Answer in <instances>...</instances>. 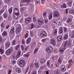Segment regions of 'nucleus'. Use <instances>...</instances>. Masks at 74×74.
Instances as JSON below:
<instances>
[{"mask_svg":"<svg viewBox=\"0 0 74 74\" xmlns=\"http://www.w3.org/2000/svg\"><path fill=\"white\" fill-rule=\"evenodd\" d=\"M30 35L32 37H34V33L32 31H30Z\"/></svg>","mask_w":74,"mask_h":74,"instance_id":"b1692460","label":"nucleus"},{"mask_svg":"<svg viewBox=\"0 0 74 74\" xmlns=\"http://www.w3.org/2000/svg\"><path fill=\"white\" fill-rule=\"evenodd\" d=\"M45 23H47L48 22V20L47 19H45Z\"/></svg>","mask_w":74,"mask_h":74,"instance_id":"6e6d98bb","label":"nucleus"},{"mask_svg":"<svg viewBox=\"0 0 74 74\" xmlns=\"http://www.w3.org/2000/svg\"><path fill=\"white\" fill-rule=\"evenodd\" d=\"M16 71L17 73H20L21 72V69L19 68H17L16 69Z\"/></svg>","mask_w":74,"mask_h":74,"instance_id":"ddd939ff","label":"nucleus"},{"mask_svg":"<svg viewBox=\"0 0 74 74\" xmlns=\"http://www.w3.org/2000/svg\"><path fill=\"white\" fill-rule=\"evenodd\" d=\"M19 9L17 8H15L14 10V14H15V15H19Z\"/></svg>","mask_w":74,"mask_h":74,"instance_id":"f03ea898","label":"nucleus"},{"mask_svg":"<svg viewBox=\"0 0 74 74\" xmlns=\"http://www.w3.org/2000/svg\"><path fill=\"white\" fill-rule=\"evenodd\" d=\"M10 46V42H8L5 44V47L8 48Z\"/></svg>","mask_w":74,"mask_h":74,"instance_id":"f8f14e48","label":"nucleus"},{"mask_svg":"<svg viewBox=\"0 0 74 74\" xmlns=\"http://www.w3.org/2000/svg\"><path fill=\"white\" fill-rule=\"evenodd\" d=\"M65 49V48L64 49V48H62V49H61L60 50V52H61V53H63L64 52V50Z\"/></svg>","mask_w":74,"mask_h":74,"instance_id":"e433bc0d","label":"nucleus"},{"mask_svg":"<svg viewBox=\"0 0 74 74\" xmlns=\"http://www.w3.org/2000/svg\"><path fill=\"white\" fill-rule=\"evenodd\" d=\"M3 36H6L7 35V33L5 31H4L2 33Z\"/></svg>","mask_w":74,"mask_h":74,"instance_id":"a19ab883","label":"nucleus"},{"mask_svg":"<svg viewBox=\"0 0 74 74\" xmlns=\"http://www.w3.org/2000/svg\"><path fill=\"white\" fill-rule=\"evenodd\" d=\"M1 26L3 28V27H4V23H2L1 24Z\"/></svg>","mask_w":74,"mask_h":74,"instance_id":"de8ad7c7","label":"nucleus"},{"mask_svg":"<svg viewBox=\"0 0 74 74\" xmlns=\"http://www.w3.org/2000/svg\"><path fill=\"white\" fill-rule=\"evenodd\" d=\"M72 21V19L71 18H69L67 20V23H69V22H70Z\"/></svg>","mask_w":74,"mask_h":74,"instance_id":"4c0bfd02","label":"nucleus"},{"mask_svg":"<svg viewBox=\"0 0 74 74\" xmlns=\"http://www.w3.org/2000/svg\"><path fill=\"white\" fill-rule=\"evenodd\" d=\"M52 50H53V49H52V47L51 46H49L46 48L47 52L48 53L52 52Z\"/></svg>","mask_w":74,"mask_h":74,"instance_id":"f257e3e1","label":"nucleus"},{"mask_svg":"<svg viewBox=\"0 0 74 74\" xmlns=\"http://www.w3.org/2000/svg\"><path fill=\"white\" fill-rule=\"evenodd\" d=\"M50 62V61L49 60H48L47 62V65L48 67H50V63H49Z\"/></svg>","mask_w":74,"mask_h":74,"instance_id":"ea45409f","label":"nucleus"},{"mask_svg":"<svg viewBox=\"0 0 74 74\" xmlns=\"http://www.w3.org/2000/svg\"><path fill=\"white\" fill-rule=\"evenodd\" d=\"M58 63H60V64H62V61L61 59H60V58H59L58 60Z\"/></svg>","mask_w":74,"mask_h":74,"instance_id":"58836bf2","label":"nucleus"},{"mask_svg":"<svg viewBox=\"0 0 74 74\" xmlns=\"http://www.w3.org/2000/svg\"><path fill=\"white\" fill-rule=\"evenodd\" d=\"M36 3L37 4H39V5H40L41 3H40V0H36Z\"/></svg>","mask_w":74,"mask_h":74,"instance_id":"c85d7f7f","label":"nucleus"},{"mask_svg":"<svg viewBox=\"0 0 74 74\" xmlns=\"http://www.w3.org/2000/svg\"><path fill=\"white\" fill-rule=\"evenodd\" d=\"M42 42H45V39H42Z\"/></svg>","mask_w":74,"mask_h":74,"instance_id":"e2e57ef3","label":"nucleus"},{"mask_svg":"<svg viewBox=\"0 0 74 74\" xmlns=\"http://www.w3.org/2000/svg\"><path fill=\"white\" fill-rule=\"evenodd\" d=\"M33 19L34 22L36 21V18L34 17L33 18Z\"/></svg>","mask_w":74,"mask_h":74,"instance_id":"0e129e2a","label":"nucleus"},{"mask_svg":"<svg viewBox=\"0 0 74 74\" xmlns=\"http://www.w3.org/2000/svg\"><path fill=\"white\" fill-rule=\"evenodd\" d=\"M11 53H12V52L8 49L6 51V55H7L8 56V55H10V54H11Z\"/></svg>","mask_w":74,"mask_h":74,"instance_id":"dca6fc26","label":"nucleus"},{"mask_svg":"<svg viewBox=\"0 0 74 74\" xmlns=\"http://www.w3.org/2000/svg\"><path fill=\"white\" fill-rule=\"evenodd\" d=\"M65 36L64 37V40H67L69 37V36H68V33H67L65 34Z\"/></svg>","mask_w":74,"mask_h":74,"instance_id":"a211bd4d","label":"nucleus"},{"mask_svg":"<svg viewBox=\"0 0 74 74\" xmlns=\"http://www.w3.org/2000/svg\"><path fill=\"white\" fill-rule=\"evenodd\" d=\"M61 70L62 72H64L66 71V68L64 65H63L61 66Z\"/></svg>","mask_w":74,"mask_h":74,"instance_id":"9b49d317","label":"nucleus"},{"mask_svg":"<svg viewBox=\"0 0 74 74\" xmlns=\"http://www.w3.org/2000/svg\"><path fill=\"white\" fill-rule=\"evenodd\" d=\"M55 72L56 74H60V71L58 69L55 70Z\"/></svg>","mask_w":74,"mask_h":74,"instance_id":"393cba45","label":"nucleus"},{"mask_svg":"<svg viewBox=\"0 0 74 74\" xmlns=\"http://www.w3.org/2000/svg\"><path fill=\"white\" fill-rule=\"evenodd\" d=\"M3 42V38L1 36H0V42Z\"/></svg>","mask_w":74,"mask_h":74,"instance_id":"c03bdc74","label":"nucleus"},{"mask_svg":"<svg viewBox=\"0 0 74 74\" xmlns=\"http://www.w3.org/2000/svg\"><path fill=\"white\" fill-rule=\"evenodd\" d=\"M53 16L54 17H58L59 16V12L58 11H54L53 12Z\"/></svg>","mask_w":74,"mask_h":74,"instance_id":"20e7f679","label":"nucleus"},{"mask_svg":"<svg viewBox=\"0 0 74 74\" xmlns=\"http://www.w3.org/2000/svg\"><path fill=\"white\" fill-rule=\"evenodd\" d=\"M61 8H66V3H63L61 5Z\"/></svg>","mask_w":74,"mask_h":74,"instance_id":"5701e85b","label":"nucleus"},{"mask_svg":"<svg viewBox=\"0 0 74 74\" xmlns=\"http://www.w3.org/2000/svg\"><path fill=\"white\" fill-rule=\"evenodd\" d=\"M19 64L21 67H23L25 64V61L23 60H21L19 62Z\"/></svg>","mask_w":74,"mask_h":74,"instance_id":"7ed1b4c3","label":"nucleus"},{"mask_svg":"<svg viewBox=\"0 0 74 74\" xmlns=\"http://www.w3.org/2000/svg\"><path fill=\"white\" fill-rule=\"evenodd\" d=\"M68 42V41L67 40L64 42V47H65V48H66V47H67V44Z\"/></svg>","mask_w":74,"mask_h":74,"instance_id":"412c9836","label":"nucleus"},{"mask_svg":"<svg viewBox=\"0 0 74 74\" xmlns=\"http://www.w3.org/2000/svg\"><path fill=\"white\" fill-rule=\"evenodd\" d=\"M21 51H18V53L17 55H16V57L17 58H19L20 57V56H21Z\"/></svg>","mask_w":74,"mask_h":74,"instance_id":"f3484780","label":"nucleus"},{"mask_svg":"<svg viewBox=\"0 0 74 74\" xmlns=\"http://www.w3.org/2000/svg\"><path fill=\"white\" fill-rule=\"evenodd\" d=\"M68 5L69 7H71L72 6V2L71 1H69L68 3Z\"/></svg>","mask_w":74,"mask_h":74,"instance_id":"6ab92c4d","label":"nucleus"},{"mask_svg":"<svg viewBox=\"0 0 74 74\" xmlns=\"http://www.w3.org/2000/svg\"><path fill=\"white\" fill-rule=\"evenodd\" d=\"M51 43L53 45H55V44H56L55 40L54 39H51Z\"/></svg>","mask_w":74,"mask_h":74,"instance_id":"6e6552de","label":"nucleus"},{"mask_svg":"<svg viewBox=\"0 0 74 74\" xmlns=\"http://www.w3.org/2000/svg\"><path fill=\"white\" fill-rule=\"evenodd\" d=\"M15 33V27H13L12 28L10 32V34H13Z\"/></svg>","mask_w":74,"mask_h":74,"instance_id":"0eeeda50","label":"nucleus"},{"mask_svg":"<svg viewBox=\"0 0 74 74\" xmlns=\"http://www.w3.org/2000/svg\"><path fill=\"white\" fill-rule=\"evenodd\" d=\"M71 45V42H70V41H69L68 42L67 46L68 47H70Z\"/></svg>","mask_w":74,"mask_h":74,"instance_id":"473e14b6","label":"nucleus"},{"mask_svg":"<svg viewBox=\"0 0 74 74\" xmlns=\"http://www.w3.org/2000/svg\"><path fill=\"white\" fill-rule=\"evenodd\" d=\"M28 36V34H26L25 35V38H27V37Z\"/></svg>","mask_w":74,"mask_h":74,"instance_id":"bf43d9fd","label":"nucleus"},{"mask_svg":"<svg viewBox=\"0 0 74 74\" xmlns=\"http://www.w3.org/2000/svg\"><path fill=\"white\" fill-rule=\"evenodd\" d=\"M25 2H27V3H29L30 1V0H25Z\"/></svg>","mask_w":74,"mask_h":74,"instance_id":"338daca9","label":"nucleus"},{"mask_svg":"<svg viewBox=\"0 0 74 74\" xmlns=\"http://www.w3.org/2000/svg\"><path fill=\"white\" fill-rule=\"evenodd\" d=\"M10 14H11L12 11V7H11L8 10Z\"/></svg>","mask_w":74,"mask_h":74,"instance_id":"cd10ccee","label":"nucleus"},{"mask_svg":"<svg viewBox=\"0 0 74 74\" xmlns=\"http://www.w3.org/2000/svg\"><path fill=\"white\" fill-rule=\"evenodd\" d=\"M31 40V38L29 37L27 40V44H30Z\"/></svg>","mask_w":74,"mask_h":74,"instance_id":"2eb2a0df","label":"nucleus"},{"mask_svg":"<svg viewBox=\"0 0 74 74\" xmlns=\"http://www.w3.org/2000/svg\"><path fill=\"white\" fill-rule=\"evenodd\" d=\"M52 14H50L49 15V20H51V19H52Z\"/></svg>","mask_w":74,"mask_h":74,"instance_id":"bb28decb","label":"nucleus"},{"mask_svg":"<svg viewBox=\"0 0 74 74\" xmlns=\"http://www.w3.org/2000/svg\"><path fill=\"white\" fill-rule=\"evenodd\" d=\"M22 44L25 45V40H22Z\"/></svg>","mask_w":74,"mask_h":74,"instance_id":"5fc2aeb1","label":"nucleus"},{"mask_svg":"<svg viewBox=\"0 0 74 74\" xmlns=\"http://www.w3.org/2000/svg\"><path fill=\"white\" fill-rule=\"evenodd\" d=\"M5 11V9H1L0 10V14H3V13L4 12V11Z\"/></svg>","mask_w":74,"mask_h":74,"instance_id":"2f4dec72","label":"nucleus"},{"mask_svg":"<svg viewBox=\"0 0 74 74\" xmlns=\"http://www.w3.org/2000/svg\"><path fill=\"white\" fill-rule=\"evenodd\" d=\"M57 30L56 29H55L54 31V35H55L56 34V33H57Z\"/></svg>","mask_w":74,"mask_h":74,"instance_id":"a18cd8bd","label":"nucleus"},{"mask_svg":"<svg viewBox=\"0 0 74 74\" xmlns=\"http://www.w3.org/2000/svg\"><path fill=\"white\" fill-rule=\"evenodd\" d=\"M18 16H19V15L15 14L13 15V17L14 18L16 19H18Z\"/></svg>","mask_w":74,"mask_h":74,"instance_id":"a878e982","label":"nucleus"},{"mask_svg":"<svg viewBox=\"0 0 74 74\" xmlns=\"http://www.w3.org/2000/svg\"><path fill=\"white\" fill-rule=\"evenodd\" d=\"M64 33H66L67 32V28L66 27H64Z\"/></svg>","mask_w":74,"mask_h":74,"instance_id":"7c9ffc66","label":"nucleus"},{"mask_svg":"<svg viewBox=\"0 0 74 74\" xmlns=\"http://www.w3.org/2000/svg\"><path fill=\"white\" fill-rule=\"evenodd\" d=\"M40 36L42 37H45L47 36V33L45 31H42L40 33Z\"/></svg>","mask_w":74,"mask_h":74,"instance_id":"39448f33","label":"nucleus"},{"mask_svg":"<svg viewBox=\"0 0 74 74\" xmlns=\"http://www.w3.org/2000/svg\"><path fill=\"white\" fill-rule=\"evenodd\" d=\"M38 51V48L36 49L34 51V53H36L37 52V51Z\"/></svg>","mask_w":74,"mask_h":74,"instance_id":"603ef678","label":"nucleus"},{"mask_svg":"<svg viewBox=\"0 0 74 74\" xmlns=\"http://www.w3.org/2000/svg\"><path fill=\"white\" fill-rule=\"evenodd\" d=\"M9 27H10V25H7L6 26V29H8V28H9Z\"/></svg>","mask_w":74,"mask_h":74,"instance_id":"774afa93","label":"nucleus"},{"mask_svg":"<svg viewBox=\"0 0 74 74\" xmlns=\"http://www.w3.org/2000/svg\"><path fill=\"white\" fill-rule=\"evenodd\" d=\"M22 28H21V27H19V26H18L16 29V34L17 33H19V32H20Z\"/></svg>","mask_w":74,"mask_h":74,"instance_id":"423d86ee","label":"nucleus"},{"mask_svg":"<svg viewBox=\"0 0 74 74\" xmlns=\"http://www.w3.org/2000/svg\"><path fill=\"white\" fill-rule=\"evenodd\" d=\"M63 27H60V28L59 32L60 34H62L63 33Z\"/></svg>","mask_w":74,"mask_h":74,"instance_id":"4be33fe9","label":"nucleus"},{"mask_svg":"<svg viewBox=\"0 0 74 74\" xmlns=\"http://www.w3.org/2000/svg\"><path fill=\"white\" fill-rule=\"evenodd\" d=\"M20 11L21 12H23L24 11V8L22 7L21 8V9Z\"/></svg>","mask_w":74,"mask_h":74,"instance_id":"49530a36","label":"nucleus"},{"mask_svg":"<svg viewBox=\"0 0 74 74\" xmlns=\"http://www.w3.org/2000/svg\"><path fill=\"white\" fill-rule=\"evenodd\" d=\"M21 47L22 50H24V48H23V45L21 46Z\"/></svg>","mask_w":74,"mask_h":74,"instance_id":"680f3d73","label":"nucleus"},{"mask_svg":"<svg viewBox=\"0 0 74 74\" xmlns=\"http://www.w3.org/2000/svg\"><path fill=\"white\" fill-rule=\"evenodd\" d=\"M40 62L42 64H44V63L46 62V60L44 58H41L40 60Z\"/></svg>","mask_w":74,"mask_h":74,"instance_id":"1a4fd4ad","label":"nucleus"},{"mask_svg":"<svg viewBox=\"0 0 74 74\" xmlns=\"http://www.w3.org/2000/svg\"><path fill=\"white\" fill-rule=\"evenodd\" d=\"M21 3H25L26 2V0H22L21 1Z\"/></svg>","mask_w":74,"mask_h":74,"instance_id":"864d4df0","label":"nucleus"},{"mask_svg":"<svg viewBox=\"0 0 74 74\" xmlns=\"http://www.w3.org/2000/svg\"><path fill=\"white\" fill-rule=\"evenodd\" d=\"M59 63H57L56 64V67H59Z\"/></svg>","mask_w":74,"mask_h":74,"instance_id":"8fccbe9b","label":"nucleus"},{"mask_svg":"<svg viewBox=\"0 0 74 74\" xmlns=\"http://www.w3.org/2000/svg\"><path fill=\"white\" fill-rule=\"evenodd\" d=\"M47 12H44L43 14V16L44 18H47V14H46Z\"/></svg>","mask_w":74,"mask_h":74,"instance_id":"c9c22d12","label":"nucleus"},{"mask_svg":"<svg viewBox=\"0 0 74 74\" xmlns=\"http://www.w3.org/2000/svg\"><path fill=\"white\" fill-rule=\"evenodd\" d=\"M33 63H32L31 64V66L30 67L31 69H33Z\"/></svg>","mask_w":74,"mask_h":74,"instance_id":"3c124183","label":"nucleus"},{"mask_svg":"<svg viewBox=\"0 0 74 74\" xmlns=\"http://www.w3.org/2000/svg\"><path fill=\"white\" fill-rule=\"evenodd\" d=\"M0 52L1 53V54H3V53H4V50L3 49H1L0 50Z\"/></svg>","mask_w":74,"mask_h":74,"instance_id":"79ce46f5","label":"nucleus"},{"mask_svg":"<svg viewBox=\"0 0 74 74\" xmlns=\"http://www.w3.org/2000/svg\"><path fill=\"white\" fill-rule=\"evenodd\" d=\"M31 29H33V27H34V24H32L31 25Z\"/></svg>","mask_w":74,"mask_h":74,"instance_id":"13d9d810","label":"nucleus"},{"mask_svg":"<svg viewBox=\"0 0 74 74\" xmlns=\"http://www.w3.org/2000/svg\"><path fill=\"white\" fill-rule=\"evenodd\" d=\"M12 64H15V63H16V61H12Z\"/></svg>","mask_w":74,"mask_h":74,"instance_id":"052dcab7","label":"nucleus"},{"mask_svg":"<svg viewBox=\"0 0 74 74\" xmlns=\"http://www.w3.org/2000/svg\"><path fill=\"white\" fill-rule=\"evenodd\" d=\"M31 18L30 17H29L28 19H25V21L26 23H28L30 22L31 21Z\"/></svg>","mask_w":74,"mask_h":74,"instance_id":"9d476101","label":"nucleus"},{"mask_svg":"<svg viewBox=\"0 0 74 74\" xmlns=\"http://www.w3.org/2000/svg\"><path fill=\"white\" fill-rule=\"evenodd\" d=\"M3 17L5 19H7L8 16H7V14L6 13H4L3 14Z\"/></svg>","mask_w":74,"mask_h":74,"instance_id":"c756f323","label":"nucleus"},{"mask_svg":"<svg viewBox=\"0 0 74 74\" xmlns=\"http://www.w3.org/2000/svg\"><path fill=\"white\" fill-rule=\"evenodd\" d=\"M72 59L68 61L69 63H71L72 62Z\"/></svg>","mask_w":74,"mask_h":74,"instance_id":"69168bd1","label":"nucleus"},{"mask_svg":"<svg viewBox=\"0 0 74 74\" xmlns=\"http://www.w3.org/2000/svg\"><path fill=\"white\" fill-rule=\"evenodd\" d=\"M15 42H16L15 40H13L12 42V45H15Z\"/></svg>","mask_w":74,"mask_h":74,"instance_id":"09e8293b","label":"nucleus"},{"mask_svg":"<svg viewBox=\"0 0 74 74\" xmlns=\"http://www.w3.org/2000/svg\"><path fill=\"white\" fill-rule=\"evenodd\" d=\"M8 50H9V51H10L12 52L14 51L13 47H11L9 49H8Z\"/></svg>","mask_w":74,"mask_h":74,"instance_id":"72a5a7b5","label":"nucleus"},{"mask_svg":"<svg viewBox=\"0 0 74 74\" xmlns=\"http://www.w3.org/2000/svg\"><path fill=\"white\" fill-rule=\"evenodd\" d=\"M43 20L42 19H39L38 20V23L39 25H42L43 23Z\"/></svg>","mask_w":74,"mask_h":74,"instance_id":"4468645a","label":"nucleus"},{"mask_svg":"<svg viewBox=\"0 0 74 74\" xmlns=\"http://www.w3.org/2000/svg\"><path fill=\"white\" fill-rule=\"evenodd\" d=\"M19 45H18L16 46V49H18L19 47Z\"/></svg>","mask_w":74,"mask_h":74,"instance_id":"4d7b16f0","label":"nucleus"},{"mask_svg":"<svg viewBox=\"0 0 74 74\" xmlns=\"http://www.w3.org/2000/svg\"><path fill=\"white\" fill-rule=\"evenodd\" d=\"M62 37L61 36H59L57 38V39L58 40V41H60L62 40Z\"/></svg>","mask_w":74,"mask_h":74,"instance_id":"aec40b11","label":"nucleus"},{"mask_svg":"<svg viewBox=\"0 0 74 74\" xmlns=\"http://www.w3.org/2000/svg\"><path fill=\"white\" fill-rule=\"evenodd\" d=\"M35 66L37 68H38L39 67H40V66H39V64H38V63H35Z\"/></svg>","mask_w":74,"mask_h":74,"instance_id":"f704fd0d","label":"nucleus"},{"mask_svg":"<svg viewBox=\"0 0 74 74\" xmlns=\"http://www.w3.org/2000/svg\"><path fill=\"white\" fill-rule=\"evenodd\" d=\"M23 18H21L19 22L20 23H23Z\"/></svg>","mask_w":74,"mask_h":74,"instance_id":"37998d69","label":"nucleus"}]
</instances>
